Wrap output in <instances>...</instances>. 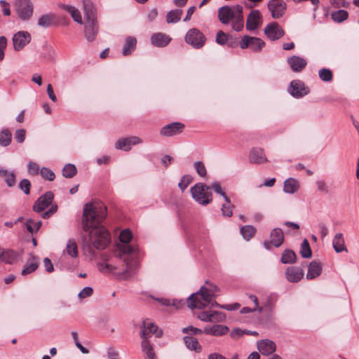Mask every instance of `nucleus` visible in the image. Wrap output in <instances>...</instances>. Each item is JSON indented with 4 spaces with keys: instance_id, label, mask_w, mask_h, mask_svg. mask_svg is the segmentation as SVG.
<instances>
[{
    "instance_id": "obj_1",
    "label": "nucleus",
    "mask_w": 359,
    "mask_h": 359,
    "mask_svg": "<svg viewBox=\"0 0 359 359\" xmlns=\"http://www.w3.org/2000/svg\"><path fill=\"white\" fill-rule=\"evenodd\" d=\"M107 216V208L100 202L85 205L82 217V228L88 235L83 238V248L92 256L93 250H104L110 243L111 237L107 228L102 224Z\"/></svg>"
},
{
    "instance_id": "obj_2",
    "label": "nucleus",
    "mask_w": 359,
    "mask_h": 359,
    "mask_svg": "<svg viewBox=\"0 0 359 359\" xmlns=\"http://www.w3.org/2000/svg\"><path fill=\"white\" fill-rule=\"evenodd\" d=\"M123 262L126 264V269L122 271H118L116 266L106 262L98 263L97 266L99 270L103 273H111L116 275L118 278L128 279L134 275L139 263L133 255L124 257Z\"/></svg>"
},
{
    "instance_id": "obj_3",
    "label": "nucleus",
    "mask_w": 359,
    "mask_h": 359,
    "mask_svg": "<svg viewBox=\"0 0 359 359\" xmlns=\"http://www.w3.org/2000/svg\"><path fill=\"white\" fill-rule=\"evenodd\" d=\"M190 192L193 198L200 205H206L212 201L211 187L205 184H196L191 188Z\"/></svg>"
},
{
    "instance_id": "obj_4",
    "label": "nucleus",
    "mask_w": 359,
    "mask_h": 359,
    "mask_svg": "<svg viewBox=\"0 0 359 359\" xmlns=\"http://www.w3.org/2000/svg\"><path fill=\"white\" fill-rule=\"evenodd\" d=\"M132 239V232L129 229H125L122 231L119 236V240L121 244L118 245L119 250L123 252V254L126 255L125 257H128V256L133 255L136 260H137V249L130 245H129V242Z\"/></svg>"
},
{
    "instance_id": "obj_5",
    "label": "nucleus",
    "mask_w": 359,
    "mask_h": 359,
    "mask_svg": "<svg viewBox=\"0 0 359 359\" xmlns=\"http://www.w3.org/2000/svg\"><path fill=\"white\" fill-rule=\"evenodd\" d=\"M15 10L18 17L23 21L29 20L33 14V4L30 0H16Z\"/></svg>"
},
{
    "instance_id": "obj_6",
    "label": "nucleus",
    "mask_w": 359,
    "mask_h": 359,
    "mask_svg": "<svg viewBox=\"0 0 359 359\" xmlns=\"http://www.w3.org/2000/svg\"><path fill=\"white\" fill-rule=\"evenodd\" d=\"M185 41L193 48L198 49L204 46L206 38L198 29L192 28L187 32L185 36Z\"/></svg>"
},
{
    "instance_id": "obj_7",
    "label": "nucleus",
    "mask_w": 359,
    "mask_h": 359,
    "mask_svg": "<svg viewBox=\"0 0 359 359\" xmlns=\"http://www.w3.org/2000/svg\"><path fill=\"white\" fill-rule=\"evenodd\" d=\"M265 43L259 38L244 36L240 41V47L241 49L250 48L254 52L260 51L264 46Z\"/></svg>"
},
{
    "instance_id": "obj_8",
    "label": "nucleus",
    "mask_w": 359,
    "mask_h": 359,
    "mask_svg": "<svg viewBox=\"0 0 359 359\" xmlns=\"http://www.w3.org/2000/svg\"><path fill=\"white\" fill-rule=\"evenodd\" d=\"M267 7L273 19L282 18L287 10V4L283 0H270L267 4Z\"/></svg>"
},
{
    "instance_id": "obj_9",
    "label": "nucleus",
    "mask_w": 359,
    "mask_h": 359,
    "mask_svg": "<svg viewBox=\"0 0 359 359\" xmlns=\"http://www.w3.org/2000/svg\"><path fill=\"white\" fill-rule=\"evenodd\" d=\"M283 241L284 234L282 229L280 228H275L271 232L270 240L264 241L263 245L266 250H270L271 249V246L279 248L283 244Z\"/></svg>"
},
{
    "instance_id": "obj_10",
    "label": "nucleus",
    "mask_w": 359,
    "mask_h": 359,
    "mask_svg": "<svg viewBox=\"0 0 359 359\" xmlns=\"http://www.w3.org/2000/svg\"><path fill=\"white\" fill-rule=\"evenodd\" d=\"M85 37L88 41L95 40L99 31V25L97 19L84 20Z\"/></svg>"
},
{
    "instance_id": "obj_11",
    "label": "nucleus",
    "mask_w": 359,
    "mask_h": 359,
    "mask_svg": "<svg viewBox=\"0 0 359 359\" xmlns=\"http://www.w3.org/2000/svg\"><path fill=\"white\" fill-rule=\"evenodd\" d=\"M32 39L31 34L27 31H19L13 36V48L16 51L22 50Z\"/></svg>"
},
{
    "instance_id": "obj_12",
    "label": "nucleus",
    "mask_w": 359,
    "mask_h": 359,
    "mask_svg": "<svg viewBox=\"0 0 359 359\" xmlns=\"http://www.w3.org/2000/svg\"><path fill=\"white\" fill-rule=\"evenodd\" d=\"M201 290L196 293L191 294L187 299V306L191 309H202L211 304V302H205L202 296Z\"/></svg>"
},
{
    "instance_id": "obj_13",
    "label": "nucleus",
    "mask_w": 359,
    "mask_h": 359,
    "mask_svg": "<svg viewBox=\"0 0 359 359\" xmlns=\"http://www.w3.org/2000/svg\"><path fill=\"white\" fill-rule=\"evenodd\" d=\"M153 334H155L156 337H160L163 334V331L158 330V326L154 323L148 320H144L143 327L140 333L141 338L148 339Z\"/></svg>"
},
{
    "instance_id": "obj_14",
    "label": "nucleus",
    "mask_w": 359,
    "mask_h": 359,
    "mask_svg": "<svg viewBox=\"0 0 359 359\" xmlns=\"http://www.w3.org/2000/svg\"><path fill=\"white\" fill-rule=\"evenodd\" d=\"M288 91L294 97L299 98L307 95L309 88L305 86L304 82L299 80H294L290 83Z\"/></svg>"
},
{
    "instance_id": "obj_15",
    "label": "nucleus",
    "mask_w": 359,
    "mask_h": 359,
    "mask_svg": "<svg viewBox=\"0 0 359 359\" xmlns=\"http://www.w3.org/2000/svg\"><path fill=\"white\" fill-rule=\"evenodd\" d=\"M53 197L54 195L51 191H47L43 195L41 196L33 205L34 211L36 212L43 211L49 205L51 204Z\"/></svg>"
},
{
    "instance_id": "obj_16",
    "label": "nucleus",
    "mask_w": 359,
    "mask_h": 359,
    "mask_svg": "<svg viewBox=\"0 0 359 359\" xmlns=\"http://www.w3.org/2000/svg\"><path fill=\"white\" fill-rule=\"evenodd\" d=\"M248 161L253 164H262L268 161L264 150L259 147H253L249 152Z\"/></svg>"
},
{
    "instance_id": "obj_17",
    "label": "nucleus",
    "mask_w": 359,
    "mask_h": 359,
    "mask_svg": "<svg viewBox=\"0 0 359 359\" xmlns=\"http://www.w3.org/2000/svg\"><path fill=\"white\" fill-rule=\"evenodd\" d=\"M184 128V124L180 122H173L163 126L160 134L162 136L171 137L180 134Z\"/></svg>"
},
{
    "instance_id": "obj_18",
    "label": "nucleus",
    "mask_w": 359,
    "mask_h": 359,
    "mask_svg": "<svg viewBox=\"0 0 359 359\" xmlns=\"http://www.w3.org/2000/svg\"><path fill=\"white\" fill-rule=\"evenodd\" d=\"M264 33L272 41L278 40L284 35L283 28L277 22L267 25L264 29Z\"/></svg>"
},
{
    "instance_id": "obj_19",
    "label": "nucleus",
    "mask_w": 359,
    "mask_h": 359,
    "mask_svg": "<svg viewBox=\"0 0 359 359\" xmlns=\"http://www.w3.org/2000/svg\"><path fill=\"white\" fill-rule=\"evenodd\" d=\"M257 347L258 351L263 355H269L273 354L276 350L275 342L271 339H261L257 341Z\"/></svg>"
},
{
    "instance_id": "obj_20",
    "label": "nucleus",
    "mask_w": 359,
    "mask_h": 359,
    "mask_svg": "<svg viewBox=\"0 0 359 359\" xmlns=\"http://www.w3.org/2000/svg\"><path fill=\"white\" fill-rule=\"evenodd\" d=\"M142 142V140L137 137L132 136L118 140L115 145L117 149H123L124 151H129L131 147Z\"/></svg>"
},
{
    "instance_id": "obj_21",
    "label": "nucleus",
    "mask_w": 359,
    "mask_h": 359,
    "mask_svg": "<svg viewBox=\"0 0 359 359\" xmlns=\"http://www.w3.org/2000/svg\"><path fill=\"white\" fill-rule=\"evenodd\" d=\"M287 62L294 72H301L307 65L304 58L297 55L287 57Z\"/></svg>"
},
{
    "instance_id": "obj_22",
    "label": "nucleus",
    "mask_w": 359,
    "mask_h": 359,
    "mask_svg": "<svg viewBox=\"0 0 359 359\" xmlns=\"http://www.w3.org/2000/svg\"><path fill=\"white\" fill-rule=\"evenodd\" d=\"M236 15L235 6H224L218 11V18L222 24L227 25Z\"/></svg>"
},
{
    "instance_id": "obj_23",
    "label": "nucleus",
    "mask_w": 359,
    "mask_h": 359,
    "mask_svg": "<svg viewBox=\"0 0 359 359\" xmlns=\"http://www.w3.org/2000/svg\"><path fill=\"white\" fill-rule=\"evenodd\" d=\"M236 15L232 18V28L236 32L242 30L244 26V19L243 15V7L240 5L235 6Z\"/></svg>"
},
{
    "instance_id": "obj_24",
    "label": "nucleus",
    "mask_w": 359,
    "mask_h": 359,
    "mask_svg": "<svg viewBox=\"0 0 359 359\" xmlns=\"http://www.w3.org/2000/svg\"><path fill=\"white\" fill-rule=\"evenodd\" d=\"M229 331L227 326L220 324H216L212 326H205L204 327V333L206 334L221 337L226 334Z\"/></svg>"
},
{
    "instance_id": "obj_25",
    "label": "nucleus",
    "mask_w": 359,
    "mask_h": 359,
    "mask_svg": "<svg viewBox=\"0 0 359 359\" xmlns=\"http://www.w3.org/2000/svg\"><path fill=\"white\" fill-rule=\"evenodd\" d=\"M261 18L258 10H252L247 18L246 29L250 31L256 29L260 24Z\"/></svg>"
},
{
    "instance_id": "obj_26",
    "label": "nucleus",
    "mask_w": 359,
    "mask_h": 359,
    "mask_svg": "<svg viewBox=\"0 0 359 359\" xmlns=\"http://www.w3.org/2000/svg\"><path fill=\"white\" fill-rule=\"evenodd\" d=\"M304 276V271L297 266L288 267L285 271L286 279L291 283L299 282Z\"/></svg>"
},
{
    "instance_id": "obj_27",
    "label": "nucleus",
    "mask_w": 359,
    "mask_h": 359,
    "mask_svg": "<svg viewBox=\"0 0 359 359\" xmlns=\"http://www.w3.org/2000/svg\"><path fill=\"white\" fill-rule=\"evenodd\" d=\"M170 41L171 38L162 32L155 33L151 37V44L156 47H165Z\"/></svg>"
},
{
    "instance_id": "obj_28",
    "label": "nucleus",
    "mask_w": 359,
    "mask_h": 359,
    "mask_svg": "<svg viewBox=\"0 0 359 359\" xmlns=\"http://www.w3.org/2000/svg\"><path fill=\"white\" fill-rule=\"evenodd\" d=\"M39 266V258L33 253L29 255L27 263L22 269L21 274L26 276L35 271Z\"/></svg>"
},
{
    "instance_id": "obj_29",
    "label": "nucleus",
    "mask_w": 359,
    "mask_h": 359,
    "mask_svg": "<svg viewBox=\"0 0 359 359\" xmlns=\"http://www.w3.org/2000/svg\"><path fill=\"white\" fill-rule=\"evenodd\" d=\"M84 20L97 19L96 9L90 0H83Z\"/></svg>"
},
{
    "instance_id": "obj_30",
    "label": "nucleus",
    "mask_w": 359,
    "mask_h": 359,
    "mask_svg": "<svg viewBox=\"0 0 359 359\" xmlns=\"http://www.w3.org/2000/svg\"><path fill=\"white\" fill-rule=\"evenodd\" d=\"M299 182L293 177H290L284 182L283 191L287 194H293L299 190Z\"/></svg>"
},
{
    "instance_id": "obj_31",
    "label": "nucleus",
    "mask_w": 359,
    "mask_h": 359,
    "mask_svg": "<svg viewBox=\"0 0 359 359\" xmlns=\"http://www.w3.org/2000/svg\"><path fill=\"white\" fill-rule=\"evenodd\" d=\"M201 292L203 293L202 296L203 297V299L205 302H211L212 301L215 293L218 291V288L216 285L212 284H209L208 286H201Z\"/></svg>"
},
{
    "instance_id": "obj_32",
    "label": "nucleus",
    "mask_w": 359,
    "mask_h": 359,
    "mask_svg": "<svg viewBox=\"0 0 359 359\" xmlns=\"http://www.w3.org/2000/svg\"><path fill=\"white\" fill-rule=\"evenodd\" d=\"M0 177L4 178V182L8 187L15 185V175L13 171H8L3 168H0Z\"/></svg>"
},
{
    "instance_id": "obj_33",
    "label": "nucleus",
    "mask_w": 359,
    "mask_h": 359,
    "mask_svg": "<svg viewBox=\"0 0 359 359\" xmlns=\"http://www.w3.org/2000/svg\"><path fill=\"white\" fill-rule=\"evenodd\" d=\"M332 245L336 252L339 253L343 251L347 252L345 247V242L343 234L341 233H337L333 239Z\"/></svg>"
},
{
    "instance_id": "obj_34",
    "label": "nucleus",
    "mask_w": 359,
    "mask_h": 359,
    "mask_svg": "<svg viewBox=\"0 0 359 359\" xmlns=\"http://www.w3.org/2000/svg\"><path fill=\"white\" fill-rule=\"evenodd\" d=\"M322 267L320 264L316 262H312L308 267L306 278L308 279H313L320 275Z\"/></svg>"
},
{
    "instance_id": "obj_35",
    "label": "nucleus",
    "mask_w": 359,
    "mask_h": 359,
    "mask_svg": "<svg viewBox=\"0 0 359 359\" xmlns=\"http://www.w3.org/2000/svg\"><path fill=\"white\" fill-rule=\"evenodd\" d=\"M62 8L71 15L72 18L76 22L81 25L83 24L82 17L78 8L67 4L62 5Z\"/></svg>"
},
{
    "instance_id": "obj_36",
    "label": "nucleus",
    "mask_w": 359,
    "mask_h": 359,
    "mask_svg": "<svg viewBox=\"0 0 359 359\" xmlns=\"http://www.w3.org/2000/svg\"><path fill=\"white\" fill-rule=\"evenodd\" d=\"M137 45V39L133 36H128L126 39L125 43L123 47L122 53L123 55H128L135 49Z\"/></svg>"
},
{
    "instance_id": "obj_37",
    "label": "nucleus",
    "mask_w": 359,
    "mask_h": 359,
    "mask_svg": "<svg viewBox=\"0 0 359 359\" xmlns=\"http://www.w3.org/2000/svg\"><path fill=\"white\" fill-rule=\"evenodd\" d=\"M184 341L189 349L195 351L196 352H200L201 351V346L195 337L191 336H187L184 337Z\"/></svg>"
},
{
    "instance_id": "obj_38",
    "label": "nucleus",
    "mask_w": 359,
    "mask_h": 359,
    "mask_svg": "<svg viewBox=\"0 0 359 359\" xmlns=\"http://www.w3.org/2000/svg\"><path fill=\"white\" fill-rule=\"evenodd\" d=\"M64 253L69 255L72 258H76L78 256V248L74 240H69L67 243L66 248L64 250Z\"/></svg>"
},
{
    "instance_id": "obj_39",
    "label": "nucleus",
    "mask_w": 359,
    "mask_h": 359,
    "mask_svg": "<svg viewBox=\"0 0 359 359\" xmlns=\"http://www.w3.org/2000/svg\"><path fill=\"white\" fill-rule=\"evenodd\" d=\"M183 13L181 9H175L169 11L166 15V22L168 23H176L181 19Z\"/></svg>"
},
{
    "instance_id": "obj_40",
    "label": "nucleus",
    "mask_w": 359,
    "mask_h": 359,
    "mask_svg": "<svg viewBox=\"0 0 359 359\" xmlns=\"http://www.w3.org/2000/svg\"><path fill=\"white\" fill-rule=\"evenodd\" d=\"M142 348L146 353L149 359H156L155 353L149 341L146 339H142Z\"/></svg>"
},
{
    "instance_id": "obj_41",
    "label": "nucleus",
    "mask_w": 359,
    "mask_h": 359,
    "mask_svg": "<svg viewBox=\"0 0 359 359\" xmlns=\"http://www.w3.org/2000/svg\"><path fill=\"white\" fill-rule=\"evenodd\" d=\"M12 140L11 132L8 129H4L0 133V145L2 147L8 146Z\"/></svg>"
},
{
    "instance_id": "obj_42",
    "label": "nucleus",
    "mask_w": 359,
    "mask_h": 359,
    "mask_svg": "<svg viewBox=\"0 0 359 359\" xmlns=\"http://www.w3.org/2000/svg\"><path fill=\"white\" fill-rule=\"evenodd\" d=\"M296 259V255L294 251L291 250H285L281 257V262L283 264L294 263Z\"/></svg>"
},
{
    "instance_id": "obj_43",
    "label": "nucleus",
    "mask_w": 359,
    "mask_h": 359,
    "mask_svg": "<svg viewBox=\"0 0 359 359\" xmlns=\"http://www.w3.org/2000/svg\"><path fill=\"white\" fill-rule=\"evenodd\" d=\"M54 15L53 14H46L41 15L38 20V25L43 27H48L51 25Z\"/></svg>"
},
{
    "instance_id": "obj_44",
    "label": "nucleus",
    "mask_w": 359,
    "mask_h": 359,
    "mask_svg": "<svg viewBox=\"0 0 359 359\" xmlns=\"http://www.w3.org/2000/svg\"><path fill=\"white\" fill-rule=\"evenodd\" d=\"M17 254L12 250H7L2 251L1 260L8 264H12L13 262L16 259Z\"/></svg>"
},
{
    "instance_id": "obj_45",
    "label": "nucleus",
    "mask_w": 359,
    "mask_h": 359,
    "mask_svg": "<svg viewBox=\"0 0 359 359\" xmlns=\"http://www.w3.org/2000/svg\"><path fill=\"white\" fill-rule=\"evenodd\" d=\"M348 17V13L346 11L339 10L332 13V19L337 22H341L346 20Z\"/></svg>"
},
{
    "instance_id": "obj_46",
    "label": "nucleus",
    "mask_w": 359,
    "mask_h": 359,
    "mask_svg": "<svg viewBox=\"0 0 359 359\" xmlns=\"http://www.w3.org/2000/svg\"><path fill=\"white\" fill-rule=\"evenodd\" d=\"M241 233L245 240L248 241L255 235V228L250 225L244 226L241 229Z\"/></svg>"
},
{
    "instance_id": "obj_47",
    "label": "nucleus",
    "mask_w": 359,
    "mask_h": 359,
    "mask_svg": "<svg viewBox=\"0 0 359 359\" xmlns=\"http://www.w3.org/2000/svg\"><path fill=\"white\" fill-rule=\"evenodd\" d=\"M300 255L303 258H310L312 255V252L306 239H304L301 245Z\"/></svg>"
},
{
    "instance_id": "obj_48",
    "label": "nucleus",
    "mask_w": 359,
    "mask_h": 359,
    "mask_svg": "<svg viewBox=\"0 0 359 359\" xmlns=\"http://www.w3.org/2000/svg\"><path fill=\"white\" fill-rule=\"evenodd\" d=\"M77 170L74 165L68 163L62 170V175L66 178H72L76 174Z\"/></svg>"
},
{
    "instance_id": "obj_49",
    "label": "nucleus",
    "mask_w": 359,
    "mask_h": 359,
    "mask_svg": "<svg viewBox=\"0 0 359 359\" xmlns=\"http://www.w3.org/2000/svg\"><path fill=\"white\" fill-rule=\"evenodd\" d=\"M319 78L325 81L330 82L333 79V74L330 69L327 68H322L318 72Z\"/></svg>"
},
{
    "instance_id": "obj_50",
    "label": "nucleus",
    "mask_w": 359,
    "mask_h": 359,
    "mask_svg": "<svg viewBox=\"0 0 359 359\" xmlns=\"http://www.w3.org/2000/svg\"><path fill=\"white\" fill-rule=\"evenodd\" d=\"M25 225L27 231L29 233H33L34 229L36 231H38L39 229V228L41 226V221L35 222L32 219H29L28 220H27Z\"/></svg>"
},
{
    "instance_id": "obj_51",
    "label": "nucleus",
    "mask_w": 359,
    "mask_h": 359,
    "mask_svg": "<svg viewBox=\"0 0 359 359\" xmlns=\"http://www.w3.org/2000/svg\"><path fill=\"white\" fill-rule=\"evenodd\" d=\"M226 318V314L220 311H210L211 323H222Z\"/></svg>"
},
{
    "instance_id": "obj_52",
    "label": "nucleus",
    "mask_w": 359,
    "mask_h": 359,
    "mask_svg": "<svg viewBox=\"0 0 359 359\" xmlns=\"http://www.w3.org/2000/svg\"><path fill=\"white\" fill-rule=\"evenodd\" d=\"M233 205H232L230 198H229V202L225 201V203H224L222 206V212L224 216L226 217H231L233 215Z\"/></svg>"
},
{
    "instance_id": "obj_53",
    "label": "nucleus",
    "mask_w": 359,
    "mask_h": 359,
    "mask_svg": "<svg viewBox=\"0 0 359 359\" xmlns=\"http://www.w3.org/2000/svg\"><path fill=\"white\" fill-rule=\"evenodd\" d=\"M40 174L44 179L48 181H53L55 177L54 172L50 168L46 167H43L40 170Z\"/></svg>"
},
{
    "instance_id": "obj_54",
    "label": "nucleus",
    "mask_w": 359,
    "mask_h": 359,
    "mask_svg": "<svg viewBox=\"0 0 359 359\" xmlns=\"http://www.w3.org/2000/svg\"><path fill=\"white\" fill-rule=\"evenodd\" d=\"M192 180L193 179H192L191 176H190L189 175H184L182 177L181 181L178 184L179 188L182 191H184L188 187L189 184L191 182Z\"/></svg>"
},
{
    "instance_id": "obj_55",
    "label": "nucleus",
    "mask_w": 359,
    "mask_h": 359,
    "mask_svg": "<svg viewBox=\"0 0 359 359\" xmlns=\"http://www.w3.org/2000/svg\"><path fill=\"white\" fill-rule=\"evenodd\" d=\"M194 167L196 172L201 177H205L207 174L206 168L204 163L202 161H196L194 163Z\"/></svg>"
},
{
    "instance_id": "obj_56",
    "label": "nucleus",
    "mask_w": 359,
    "mask_h": 359,
    "mask_svg": "<svg viewBox=\"0 0 359 359\" xmlns=\"http://www.w3.org/2000/svg\"><path fill=\"white\" fill-rule=\"evenodd\" d=\"M19 188L24 192L25 194L28 195L31 189L30 181L27 179L22 180L19 183Z\"/></svg>"
},
{
    "instance_id": "obj_57",
    "label": "nucleus",
    "mask_w": 359,
    "mask_h": 359,
    "mask_svg": "<svg viewBox=\"0 0 359 359\" xmlns=\"http://www.w3.org/2000/svg\"><path fill=\"white\" fill-rule=\"evenodd\" d=\"M212 189L218 194L221 195L225 201L229 202V197L226 196L225 192L222 190L220 184L217 182H215L212 184Z\"/></svg>"
},
{
    "instance_id": "obj_58",
    "label": "nucleus",
    "mask_w": 359,
    "mask_h": 359,
    "mask_svg": "<svg viewBox=\"0 0 359 359\" xmlns=\"http://www.w3.org/2000/svg\"><path fill=\"white\" fill-rule=\"evenodd\" d=\"M26 136V130L25 129L20 128L16 130L14 135L15 140L18 143H22L25 140Z\"/></svg>"
},
{
    "instance_id": "obj_59",
    "label": "nucleus",
    "mask_w": 359,
    "mask_h": 359,
    "mask_svg": "<svg viewBox=\"0 0 359 359\" xmlns=\"http://www.w3.org/2000/svg\"><path fill=\"white\" fill-rule=\"evenodd\" d=\"M93 293V289L91 287H85L78 294V297L79 299H83L87 297H90Z\"/></svg>"
},
{
    "instance_id": "obj_60",
    "label": "nucleus",
    "mask_w": 359,
    "mask_h": 359,
    "mask_svg": "<svg viewBox=\"0 0 359 359\" xmlns=\"http://www.w3.org/2000/svg\"><path fill=\"white\" fill-rule=\"evenodd\" d=\"M28 172L32 175H36L39 172V166L35 163L30 161L27 164Z\"/></svg>"
},
{
    "instance_id": "obj_61",
    "label": "nucleus",
    "mask_w": 359,
    "mask_h": 359,
    "mask_svg": "<svg viewBox=\"0 0 359 359\" xmlns=\"http://www.w3.org/2000/svg\"><path fill=\"white\" fill-rule=\"evenodd\" d=\"M317 189L319 191L323 192L325 194L329 193V187L327 183L322 180H317L316 182Z\"/></svg>"
},
{
    "instance_id": "obj_62",
    "label": "nucleus",
    "mask_w": 359,
    "mask_h": 359,
    "mask_svg": "<svg viewBox=\"0 0 359 359\" xmlns=\"http://www.w3.org/2000/svg\"><path fill=\"white\" fill-rule=\"evenodd\" d=\"M228 36L222 31H219L216 36V42L219 45H224L227 41Z\"/></svg>"
},
{
    "instance_id": "obj_63",
    "label": "nucleus",
    "mask_w": 359,
    "mask_h": 359,
    "mask_svg": "<svg viewBox=\"0 0 359 359\" xmlns=\"http://www.w3.org/2000/svg\"><path fill=\"white\" fill-rule=\"evenodd\" d=\"M0 4L2 7V13L4 15H11V10H10V5L8 2L6 1L1 0L0 1Z\"/></svg>"
},
{
    "instance_id": "obj_64",
    "label": "nucleus",
    "mask_w": 359,
    "mask_h": 359,
    "mask_svg": "<svg viewBox=\"0 0 359 359\" xmlns=\"http://www.w3.org/2000/svg\"><path fill=\"white\" fill-rule=\"evenodd\" d=\"M198 318L203 322H210V311H202L198 315Z\"/></svg>"
}]
</instances>
